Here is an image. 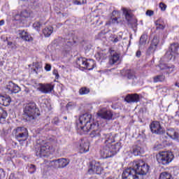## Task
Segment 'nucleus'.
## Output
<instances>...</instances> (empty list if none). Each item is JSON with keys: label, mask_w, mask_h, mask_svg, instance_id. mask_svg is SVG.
<instances>
[{"label": "nucleus", "mask_w": 179, "mask_h": 179, "mask_svg": "<svg viewBox=\"0 0 179 179\" xmlns=\"http://www.w3.org/2000/svg\"><path fill=\"white\" fill-rule=\"evenodd\" d=\"M110 51V57H109V64L110 65H114V64H117L120 61V55L111 49Z\"/></svg>", "instance_id": "obj_14"}, {"label": "nucleus", "mask_w": 179, "mask_h": 179, "mask_svg": "<svg viewBox=\"0 0 179 179\" xmlns=\"http://www.w3.org/2000/svg\"><path fill=\"white\" fill-rule=\"evenodd\" d=\"M122 10H123V14L125 16L126 20H127V22H130L131 19H132V13H131V10H128L125 8H122Z\"/></svg>", "instance_id": "obj_29"}, {"label": "nucleus", "mask_w": 179, "mask_h": 179, "mask_svg": "<svg viewBox=\"0 0 179 179\" xmlns=\"http://www.w3.org/2000/svg\"><path fill=\"white\" fill-rule=\"evenodd\" d=\"M131 152L133 153L134 156H139V155L145 153V151H143V149H142L141 146L134 145L132 149L131 150Z\"/></svg>", "instance_id": "obj_23"}, {"label": "nucleus", "mask_w": 179, "mask_h": 179, "mask_svg": "<svg viewBox=\"0 0 179 179\" xmlns=\"http://www.w3.org/2000/svg\"><path fill=\"white\" fill-rule=\"evenodd\" d=\"M52 124H53V125H58V124H59V118L57 117H54L52 120Z\"/></svg>", "instance_id": "obj_44"}, {"label": "nucleus", "mask_w": 179, "mask_h": 179, "mask_svg": "<svg viewBox=\"0 0 179 179\" xmlns=\"http://www.w3.org/2000/svg\"><path fill=\"white\" fill-rule=\"evenodd\" d=\"M50 144L45 143L44 145H41L40 147V150L36 152V156H38L39 157H44L48 152H50Z\"/></svg>", "instance_id": "obj_10"}, {"label": "nucleus", "mask_w": 179, "mask_h": 179, "mask_svg": "<svg viewBox=\"0 0 179 179\" xmlns=\"http://www.w3.org/2000/svg\"><path fill=\"white\" fill-rule=\"evenodd\" d=\"M21 17H33V12L27 10H24L21 13Z\"/></svg>", "instance_id": "obj_34"}, {"label": "nucleus", "mask_w": 179, "mask_h": 179, "mask_svg": "<svg viewBox=\"0 0 179 179\" xmlns=\"http://www.w3.org/2000/svg\"><path fill=\"white\" fill-rule=\"evenodd\" d=\"M166 135L171 138V139H178V133L174 130V129H168L166 130Z\"/></svg>", "instance_id": "obj_24"}, {"label": "nucleus", "mask_w": 179, "mask_h": 179, "mask_svg": "<svg viewBox=\"0 0 179 179\" xmlns=\"http://www.w3.org/2000/svg\"><path fill=\"white\" fill-rule=\"evenodd\" d=\"M73 103L72 102H69L66 105V108H69L70 107H72Z\"/></svg>", "instance_id": "obj_54"}, {"label": "nucleus", "mask_w": 179, "mask_h": 179, "mask_svg": "<svg viewBox=\"0 0 179 179\" xmlns=\"http://www.w3.org/2000/svg\"><path fill=\"white\" fill-rule=\"evenodd\" d=\"M15 137L20 142L27 141V138H29V131L25 127H17L13 131Z\"/></svg>", "instance_id": "obj_6"}, {"label": "nucleus", "mask_w": 179, "mask_h": 179, "mask_svg": "<svg viewBox=\"0 0 179 179\" xmlns=\"http://www.w3.org/2000/svg\"><path fill=\"white\" fill-rule=\"evenodd\" d=\"M97 117L103 120H111L113 118V113L110 110H99L97 113Z\"/></svg>", "instance_id": "obj_13"}, {"label": "nucleus", "mask_w": 179, "mask_h": 179, "mask_svg": "<svg viewBox=\"0 0 179 179\" xmlns=\"http://www.w3.org/2000/svg\"><path fill=\"white\" fill-rule=\"evenodd\" d=\"M174 53L171 50H169L164 55V56L161 58V62H169L171 61L172 58H174Z\"/></svg>", "instance_id": "obj_22"}, {"label": "nucleus", "mask_w": 179, "mask_h": 179, "mask_svg": "<svg viewBox=\"0 0 179 179\" xmlns=\"http://www.w3.org/2000/svg\"><path fill=\"white\" fill-rule=\"evenodd\" d=\"M25 92H27V93H29V90H25Z\"/></svg>", "instance_id": "obj_59"}, {"label": "nucleus", "mask_w": 179, "mask_h": 179, "mask_svg": "<svg viewBox=\"0 0 179 179\" xmlns=\"http://www.w3.org/2000/svg\"><path fill=\"white\" fill-rule=\"evenodd\" d=\"M159 179H174L173 176L168 172H162L160 174Z\"/></svg>", "instance_id": "obj_35"}, {"label": "nucleus", "mask_w": 179, "mask_h": 179, "mask_svg": "<svg viewBox=\"0 0 179 179\" xmlns=\"http://www.w3.org/2000/svg\"><path fill=\"white\" fill-rule=\"evenodd\" d=\"M156 159L159 164H162V166H167V164H170V163L173 162L174 155L171 152L162 151L157 154Z\"/></svg>", "instance_id": "obj_5"}, {"label": "nucleus", "mask_w": 179, "mask_h": 179, "mask_svg": "<svg viewBox=\"0 0 179 179\" xmlns=\"http://www.w3.org/2000/svg\"><path fill=\"white\" fill-rule=\"evenodd\" d=\"M40 115V110L34 102L27 103L24 108L23 117L28 122H35Z\"/></svg>", "instance_id": "obj_2"}, {"label": "nucleus", "mask_w": 179, "mask_h": 179, "mask_svg": "<svg viewBox=\"0 0 179 179\" xmlns=\"http://www.w3.org/2000/svg\"><path fill=\"white\" fill-rule=\"evenodd\" d=\"M153 14H154V12L150 10H148L146 11V15L148 16H153Z\"/></svg>", "instance_id": "obj_51"}, {"label": "nucleus", "mask_w": 179, "mask_h": 179, "mask_svg": "<svg viewBox=\"0 0 179 179\" xmlns=\"http://www.w3.org/2000/svg\"><path fill=\"white\" fill-rule=\"evenodd\" d=\"M115 142V134H105V141L104 143L106 145L111 146L112 143H114Z\"/></svg>", "instance_id": "obj_20"}, {"label": "nucleus", "mask_w": 179, "mask_h": 179, "mask_svg": "<svg viewBox=\"0 0 179 179\" xmlns=\"http://www.w3.org/2000/svg\"><path fill=\"white\" fill-rule=\"evenodd\" d=\"M37 70H38V68H36Z\"/></svg>", "instance_id": "obj_62"}, {"label": "nucleus", "mask_w": 179, "mask_h": 179, "mask_svg": "<svg viewBox=\"0 0 179 179\" xmlns=\"http://www.w3.org/2000/svg\"><path fill=\"white\" fill-rule=\"evenodd\" d=\"M79 123L78 124V128H80L84 132H89V129L93 125L94 122H92V115L90 113H85L80 116Z\"/></svg>", "instance_id": "obj_4"}, {"label": "nucleus", "mask_w": 179, "mask_h": 179, "mask_svg": "<svg viewBox=\"0 0 179 179\" xmlns=\"http://www.w3.org/2000/svg\"><path fill=\"white\" fill-rule=\"evenodd\" d=\"M5 171H3L2 169H0V179H5Z\"/></svg>", "instance_id": "obj_47"}, {"label": "nucleus", "mask_w": 179, "mask_h": 179, "mask_svg": "<svg viewBox=\"0 0 179 179\" xmlns=\"http://www.w3.org/2000/svg\"><path fill=\"white\" fill-rule=\"evenodd\" d=\"M103 168L100 166V164L99 162L92 161L90 163V169L88 170L90 174H101Z\"/></svg>", "instance_id": "obj_8"}, {"label": "nucleus", "mask_w": 179, "mask_h": 179, "mask_svg": "<svg viewBox=\"0 0 179 179\" xmlns=\"http://www.w3.org/2000/svg\"><path fill=\"white\" fill-rule=\"evenodd\" d=\"M112 15H113V16H118V11H117V10H113V11L112 12Z\"/></svg>", "instance_id": "obj_52"}, {"label": "nucleus", "mask_w": 179, "mask_h": 179, "mask_svg": "<svg viewBox=\"0 0 179 179\" xmlns=\"http://www.w3.org/2000/svg\"><path fill=\"white\" fill-rule=\"evenodd\" d=\"M80 150H81V152H84V153L89 152V143H84L80 144Z\"/></svg>", "instance_id": "obj_36"}, {"label": "nucleus", "mask_w": 179, "mask_h": 179, "mask_svg": "<svg viewBox=\"0 0 179 179\" xmlns=\"http://www.w3.org/2000/svg\"><path fill=\"white\" fill-rule=\"evenodd\" d=\"M95 66L96 63H94V61L93 59L87 60L84 69H88V71H92V69H93Z\"/></svg>", "instance_id": "obj_27"}, {"label": "nucleus", "mask_w": 179, "mask_h": 179, "mask_svg": "<svg viewBox=\"0 0 179 179\" xmlns=\"http://www.w3.org/2000/svg\"><path fill=\"white\" fill-rule=\"evenodd\" d=\"M150 128L152 134H156L157 135H163V134H164V129L162 127L159 122H152L150 124Z\"/></svg>", "instance_id": "obj_7"}, {"label": "nucleus", "mask_w": 179, "mask_h": 179, "mask_svg": "<svg viewBox=\"0 0 179 179\" xmlns=\"http://www.w3.org/2000/svg\"><path fill=\"white\" fill-rule=\"evenodd\" d=\"M57 160L59 162V169H64V167H66L69 164V161L66 158H60Z\"/></svg>", "instance_id": "obj_26"}, {"label": "nucleus", "mask_w": 179, "mask_h": 179, "mask_svg": "<svg viewBox=\"0 0 179 179\" xmlns=\"http://www.w3.org/2000/svg\"><path fill=\"white\" fill-rule=\"evenodd\" d=\"M96 58H99L98 60L100 61V59H103V53L101 52H98L96 55Z\"/></svg>", "instance_id": "obj_49"}, {"label": "nucleus", "mask_w": 179, "mask_h": 179, "mask_svg": "<svg viewBox=\"0 0 179 179\" xmlns=\"http://www.w3.org/2000/svg\"><path fill=\"white\" fill-rule=\"evenodd\" d=\"M5 24V20H0V26H3Z\"/></svg>", "instance_id": "obj_55"}, {"label": "nucleus", "mask_w": 179, "mask_h": 179, "mask_svg": "<svg viewBox=\"0 0 179 179\" xmlns=\"http://www.w3.org/2000/svg\"><path fill=\"white\" fill-rule=\"evenodd\" d=\"M164 80H166V76L163 74L157 75L153 77L154 83L164 82Z\"/></svg>", "instance_id": "obj_32"}, {"label": "nucleus", "mask_w": 179, "mask_h": 179, "mask_svg": "<svg viewBox=\"0 0 179 179\" xmlns=\"http://www.w3.org/2000/svg\"><path fill=\"white\" fill-rule=\"evenodd\" d=\"M121 149V143H116L112 145H104L100 150V155L103 159H108V157H113L115 156Z\"/></svg>", "instance_id": "obj_3"}, {"label": "nucleus", "mask_w": 179, "mask_h": 179, "mask_svg": "<svg viewBox=\"0 0 179 179\" xmlns=\"http://www.w3.org/2000/svg\"><path fill=\"white\" fill-rule=\"evenodd\" d=\"M113 41V43H118L120 40L118 39V38H115Z\"/></svg>", "instance_id": "obj_56"}, {"label": "nucleus", "mask_w": 179, "mask_h": 179, "mask_svg": "<svg viewBox=\"0 0 179 179\" xmlns=\"http://www.w3.org/2000/svg\"><path fill=\"white\" fill-rule=\"evenodd\" d=\"M12 99L10 96L7 94L0 95V104L1 106H4L5 107H8L10 104Z\"/></svg>", "instance_id": "obj_19"}, {"label": "nucleus", "mask_w": 179, "mask_h": 179, "mask_svg": "<svg viewBox=\"0 0 179 179\" xmlns=\"http://www.w3.org/2000/svg\"><path fill=\"white\" fill-rule=\"evenodd\" d=\"M157 44H159V38L157 36H154L150 47L147 50V54H148V55L153 54V52L156 51V48H157Z\"/></svg>", "instance_id": "obj_11"}, {"label": "nucleus", "mask_w": 179, "mask_h": 179, "mask_svg": "<svg viewBox=\"0 0 179 179\" xmlns=\"http://www.w3.org/2000/svg\"><path fill=\"white\" fill-rule=\"evenodd\" d=\"M125 76L127 79L130 80V83L134 84L136 82V76L135 75V71L131 69H127L125 71Z\"/></svg>", "instance_id": "obj_15"}, {"label": "nucleus", "mask_w": 179, "mask_h": 179, "mask_svg": "<svg viewBox=\"0 0 179 179\" xmlns=\"http://www.w3.org/2000/svg\"><path fill=\"white\" fill-rule=\"evenodd\" d=\"M146 41H148V35L147 34H143L140 37V41H139V48L143 45H146Z\"/></svg>", "instance_id": "obj_33"}, {"label": "nucleus", "mask_w": 179, "mask_h": 179, "mask_svg": "<svg viewBox=\"0 0 179 179\" xmlns=\"http://www.w3.org/2000/svg\"><path fill=\"white\" fill-rule=\"evenodd\" d=\"M124 100L127 103H138V101L140 100V98L138 94H130L127 95Z\"/></svg>", "instance_id": "obj_18"}, {"label": "nucleus", "mask_w": 179, "mask_h": 179, "mask_svg": "<svg viewBox=\"0 0 179 179\" xmlns=\"http://www.w3.org/2000/svg\"><path fill=\"white\" fill-rule=\"evenodd\" d=\"M87 59L83 57L78 58L76 61V64L79 66V68H83L86 66Z\"/></svg>", "instance_id": "obj_31"}, {"label": "nucleus", "mask_w": 179, "mask_h": 179, "mask_svg": "<svg viewBox=\"0 0 179 179\" xmlns=\"http://www.w3.org/2000/svg\"><path fill=\"white\" fill-rule=\"evenodd\" d=\"M33 27H34V29L38 31L40 30V27H41V24L40 22H34Z\"/></svg>", "instance_id": "obj_43"}, {"label": "nucleus", "mask_w": 179, "mask_h": 179, "mask_svg": "<svg viewBox=\"0 0 179 179\" xmlns=\"http://www.w3.org/2000/svg\"><path fill=\"white\" fill-rule=\"evenodd\" d=\"M52 73L55 76L56 79H59V74L58 73V70L54 69Z\"/></svg>", "instance_id": "obj_48"}, {"label": "nucleus", "mask_w": 179, "mask_h": 179, "mask_svg": "<svg viewBox=\"0 0 179 179\" xmlns=\"http://www.w3.org/2000/svg\"><path fill=\"white\" fill-rule=\"evenodd\" d=\"M38 86H40L42 93H51L54 90V85L52 84H38Z\"/></svg>", "instance_id": "obj_17"}, {"label": "nucleus", "mask_w": 179, "mask_h": 179, "mask_svg": "<svg viewBox=\"0 0 179 179\" xmlns=\"http://www.w3.org/2000/svg\"><path fill=\"white\" fill-rule=\"evenodd\" d=\"M52 167L53 169H59L58 159L52 160Z\"/></svg>", "instance_id": "obj_40"}, {"label": "nucleus", "mask_w": 179, "mask_h": 179, "mask_svg": "<svg viewBox=\"0 0 179 179\" xmlns=\"http://www.w3.org/2000/svg\"><path fill=\"white\" fill-rule=\"evenodd\" d=\"M29 173H30V174L36 173V166H34V164H31L29 169Z\"/></svg>", "instance_id": "obj_42"}, {"label": "nucleus", "mask_w": 179, "mask_h": 179, "mask_svg": "<svg viewBox=\"0 0 179 179\" xmlns=\"http://www.w3.org/2000/svg\"><path fill=\"white\" fill-rule=\"evenodd\" d=\"M8 117V112L0 107V124H5L6 118Z\"/></svg>", "instance_id": "obj_25"}, {"label": "nucleus", "mask_w": 179, "mask_h": 179, "mask_svg": "<svg viewBox=\"0 0 179 179\" xmlns=\"http://www.w3.org/2000/svg\"><path fill=\"white\" fill-rule=\"evenodd\" d=\"M13 43L12 42H8V45H12Z\"/></svg>", "instance_id": "obj_58"}, {"label": "nucleus", "mask_w": 179, "mask_h": 179, "mask_svg": "<svg viewBox=\"0 0 179 179\" xmlns=\"http://www.w3.org/2000/svg\"><path fill=\"white\" fill-rule=\"evenodd\" d=\"M52 160H48V159H45L43 163L42 164L43 166H45L48 168L52 167Z\"/></svg>", "instance_id": "obj_39"}, {"label": "nucleus", "mask_w": 179, "mask_h": 179, "mask_svg": "<svg viewBox=\"0 0 179 179\" xmlns=\"http://www.w3.org/2000/svg\"><path fill=\"white\" fill-rule=\"evenodd\" d=\"M91 133L90 134V136L92 138H100L101 136V130L100 129V127H99V124L97 122L93 123V125L92 127H90L88 129V132L91 131Z\"/></svg>", "instance_id": "obj_9"}, {"label": "nucleus", "mask_w": 179, "mask_h": 179, "mask_svg": "<svg viewBox=\"0 0 179 179\" xmlns=\"http://www.w3.org/2000/svg\"><path fill=\"white\" fill-rule=\"evenodd\" d=\"M6 89L8 91V93H19L20 92V87L15 84L13 82L10 81L6 86Z\"/></svg>", "instance_id": "obj_12"}, {"label": "nucleus", "mask_w": 179, "mask_h": 179, "mask_svg": "<svg viewBox=\"0 0 179 179\" xmlns=\"http://www.w3.org/2000/svg\"><path fill=\"white\" fill-rule=\"evenodd\" d=\"M169 50L171 51L173 54H179V44L176 43L171 44Z\"/></svg>", "instance_id": "obj_30"}, {"label": "nucleus", "mask_w": 179, "mask_h": 179, "mask_svg": "<svg viewBox=\"0 0 179 179\" xmlns=\"http://www.w3.org/2000/svg\"><path fill=\"white\" fill-rule=\"evenodd\" d=\"M0 155H1V152H0Z\"/></svg>", "instance_id": "obj_63"}, {"label": "nucleus", "mask_w": 179, "mask_h": 179, "mask_svg": "<svg viewBox=\"0 0 179 179\" xmlns=\"http://www.w3.org/2000/svg\"><path fill=\"white\" fill-rule=\"evenodd\" d=\"M175 86H177V87H179V83H176Z\"/></svg>", "instance_id": "obj_57"}, {"label": "nucleus", "mask_w": 179, "mask_h": 179, "mask_svg": "<svg viewBox=\"0 0 179 179\" xmlns=\"http://www.w3.org/2000/svg\"><path fill=\"white\" fill-rule=\"evenodd\" d=\"M159 8H160L161 10L164 12V10H166V9L167 8V6L164 3H159Z\"/></svg>", "instance_id": "obj_45"}, {"label": "nucleus", "mask_w": 179, "mask_h": 179, "mask_svg": "<svg viewBox=\"0 0 179 179\" xmlns=\"http://www.w3.org/2000/svg\"><path fill=\"white\" fill-rule=\"evenodd\" d=\"M43 33L45 37H50L54 33V28L51 26L47 27L43 29Z\"/></svg>", "instance_id": "obj_28"}, {"label": "nucleus", "mask_w": 179, "mask_h": 179, "mask_svg": "<svg viewBox=\"0 0 179 179\" xmlns=\"http://www.w3.org/2000/svg\"><path fill=\"white\" fill-rule=\"evenodd\" d=\"M161 71H166L167 73H171L174 71V65L173 64H166L165 63L161 62L159 65Z\"/></svg>", "instance_id": "obj_16"}, {"label": "nucleus", "mask_w": 179, "mask_h": 179, "mask_svg": "<svg viewBox=\"0 0 179 179\" xmlns=\"http://www.w3.org/2000/svg\"><path fill=\"white\" fill-rule=\"evenodd\" d=\"M118 24V18L117 17H111V19L106 22V24Z\"/></svg>", "instance_id": "obj_38"}, {"label": "nucleus", "mask_w": 179, "mask_h": 179, "mask_svg": "<svg viewBox=\"0 0 179 179\" xmlns=\"http://www.w3.org/2000/svg\"><path fill=\"white\" fill-rule=\"evenodd\" d=\"M45 71H47L48 72L51 71V64H47L45 66Z\"/></svg>", "instance_id": "obj_50"}, {"label": "nucleus", "mask_w": 179, "mask_h": 179, "mask_svg": "<svg viewBox=\"0 0 179 179\" xmlns=\"http://www.w3.org/2000/svg\"><path fill=\"white\" fill-rule=\"evenodd\" d=\"M141 50H138L136 53V57H138V58H139V57H141Z\"/></svg>", "instance_id": "obj_53"}, {"label": "nucleus", "mask_w": 179, "mask_h": 179, "mask_svg": "<svg viewBox=\"0 0 179 179\" xmlns=\"http://www.w3.org/2000/svg\"><path fill=\"white\" fill-rule=\"evenodd\" d=\"M90 93V89L86 87H83L79 90V94L83 96L85 94H89Z\"/></svg>", "instance_id": "obj_37"}, {"label": "nucleus", "mask_w": 179, "mask_h": 179, "mask_svg": "<svg viewBox=\"0 0 179 179\" xmlns=\"http://www.w3.org/2000/svg\"><path fill=\"white\" fill-rule=\"evenodd\" d=\"M149 171V165L141 159L134 161L132 166L127 168L122 173V179H139V175L146 176Z\"/></svg>", "instance_id": "obj_1"}, {"label": "nucleus", "mask_w": 179, "mask_h": 179, "mask_svg": "<svg viewBox=\"0 0 179 179\" xmlns=\"http://www.w3.org/2000/svg\"><path fill=\"white\" fill-rule=\"evenodd\" d=\"M18 34L24 41H33V37H31V36L24 30L18 31Z\"/></svg>", "instance_id": "obj_21"}, {"label": "nucleus", "mask_w": 179, "mask_h": 179, "mask_svg": "<svg viewBox=\"0 0 179 179\" xmlns=\"http://www.w3.org/2000/svg\"><path fill=\"white\" fill-rule=\"evenodd\" d=\"M155 24L157 26V29H161V30L164 29V26H163V24H159V21H157L155 22Z\"/></svg>", "instance_id": "obj_46"}, {"label": "nucleus", "mask_w": 179, "mask_h": 179, "mask_svg": "<svg viewBox=\"0 0 179 179\" xmlns=\"http://www.w3.org/2000/svg\"><path fill=\"white\" fill-rule=\"evenodd\" d=\"M68 117H64V120H67Z\"/></svg>", "instance_id": "obj_60"}, {"label": "nucleus", "mask_w": 179, "mask_h": 179, "mask_svg": "<svg viewBox=\"0 0 179 179\" xmlns=\"http://www.w3.org/2000/svg\"><path fill=\"white\" fill-rule=\"evenodd\" d=\"M73 3L74 5H83V3H86V0H73Z\"/></svg>", "instance_id": "obj_41"}, {"label": "nucleus", "mask_w": 179, "mask_h": 179, "mask_svg": "<svg viewBox=\"0 0 179 179\" xmlns=\"http://www.w3.org/2000/svg\"><path fill=\"white\" fill-rule=\"evenodd\" d=\"M34 71H35V72L37 73V71H36V69H34Z\"/></svg>", "instance_id": "obj_61"}]
</instances>
